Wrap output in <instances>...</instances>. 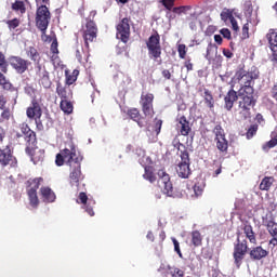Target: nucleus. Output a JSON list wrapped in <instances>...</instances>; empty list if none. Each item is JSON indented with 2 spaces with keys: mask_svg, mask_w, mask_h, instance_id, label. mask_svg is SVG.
Listing matches in <instances>:
<instances>
[{
  "mask_svg": "<svg viewBox=\"0 0 277 277\" xmlns=\"http://www.w3.org/2000/svg\"><path fill=\"white\" fill-rule=\"evenodd\" d=\"M9 64L17 75H24V72L29 70V66H31V62L21 56H10Z\"/></svg>",
  "mask_w": 277,
  "mask_h": 277,
  "instance_id": "obj_12",
  "label": "nucleus"
},
{
  "mask_svg": "<svg viewBox=\"0 0 277 277\" xmlns=\"http://www.w3.org/2000/svg\"><path fill=\"white\" fill-rule=\"evenodd\" d=\"M272 54H271V62L273 66H277V48H271Z\"/></svg>",
  "mask_w": 277,
  "mask_h": 277,
  "instance_id": "obj_52",
  "label": "nucleus"
},
{
  "mask_svg": "<svg viewBox=\"0 0 277 277\" xmlns=\"http://www.w3.org/2000/svg\"><path fill=\"white\" fill-rule=\"evenodd\" d=\"M0 116L2 120H10L12 113L10 111V108H4L2 109V113Z\"/></svg>",
  "mask_w": 277,
  "mask_h": 277,
  "instance_id": "obj_56",
  "label": "nucleus"
},
{
  "mask_svg": "<svg viewBox=\"0 0 277 277\" xmlns=\"http://www.w3.org/2000/svg\"><path fill=\"white\" fill-rule=\"evenodd\" d=\"M249 256L251 261H263L266 256H269V251L263 249L262 246H256L251 248L249 251Z\"/></svg>",
  "mask_w": 277,
  "mask_h": 277,
  "instance_id": "obj_20",
  "label": "nucleus"
},
{
  "mask_svg": "<svg viewBox=\"0 0 277 277\" xmlns=\"http://www.w3.org/2000/svg\"><path fill=\"white\" fill-rule=\"evenodd\" d=\"M36 75L37 77H39V85H42V88H44L45 90H49V88L53 85L47 68H42V65L38 64L36 66Z\"/></svg>",
  "mask_w": 277,
  "mask_h": 277,
  "instance_id": "obj_15",
  "label": "nucleus"
},
{
  "mask_svg": "<svg viewBox=\"0 0 277 277\" xmlns=\"http://www.w3.org/2000/svg\"><path fill=\"white\" fill-rule=\"evenodd\" d=\"M24 92L25 94H27V96H30V98H36V93L38 92V90H36V88H34V85L31 84H26L24 87Z\"/></svg>",
  "mask_w": 277,
  "mask_h": 277,
  "instance_id": "obj_43",
  "label": "nucleus"
},
{
  "mask_svg": "<svg viewBox=\"0 0 277 277\" xmlns=\"http://www.w3.org/2000/svg\"><path fill=\"white\" fill-rule=\"evenodd\" d=\"M161 127H163V120L156 118L154 124V131L156 132V135L161 133Z\"/></svg>",
  "mask_w": 277,
  "mask_h": 277,
  "instance_id": "obj_51",
  "label": "nucleus"
},
{
  "mask_svg": "<svg viewBox=\"0 0 277 277\" xmlns=\"http://www.w3.org/2000/svg\"><path fill=\"white\" fill-rule=\"evenodd\" d=\"M56 93L60 96V98H62V101H68V98H70V96H72V92L68 89H66V87H63L61 83H57L56 85Z\"/></svg>",
  "mask_w": 277,
  "mask_h": 277,
  "instance_id": "obj_31",
  "label": "nucleus"
},
{
  "mask_svg": "<svg viewBox=\"0 0 277 277\" xmlns=\"http://www.w3.org/2000/svg\"><path fill=\"white\" fill-rule=\"evenodd\" d=\"M267 230H268L269 235L273 237L269 240V245L273 246L274 248H276V246H277V224L273 221H269L267 224Z\"/></svg>",
  "mask_w": 277,
  "mask_h": 277,
  "instance_id": "obj_26",
  "label": "nucleus"
},
{
  "mask_svg": "<svg viewBox=\"0 0 277 277\" xmlns=\"http://www.w3.org/2000/svg\"><path fill=\"white\" fill-rule=\"evenodd\" d=\"M0 70L2 72H8V61H5V55L0 52Z\"/></svg>",
  "mask_w": 277,
  "mask_h": 277,
  "instance_id": "obj_48",
  "label": "nucleus"
},
{
  "mask_svg": "<svg viewBox=\"0 0 277 277\" xmlns=\"http://www.w3.org/2000/svg\"><path fill=\"white\" fill-rule=\"evenodd\" d=\"M26 154L29 155L34 163H42L44 161V149L26 147Z\"/></svg>",
  "mask_w": 277,
  "mask_h": 277,
  "instance_id": "obj_21",
  "label": "nucleus"
},
{
  "mask_svg": "<svg viewBox=\"0 0 277 277\" xmlns=\"http://www.w3.org/2000/svg\"><path fill=\"white\" fill-rule=\"evenodd\" d=\"M78 205H83V209L91 216L94 217V205L96 202L90 198H88V194L85 192H80L77 200Z\"/></svg>",
  "mask_w": 277,
  "mask_h": 277,
  "instance_id": "obj_14",
  "label": "nucleus"
},
{
  "mask_svg": "<svg viewBox=\"0 0 277 277\" xmlns=\"http://www.w3.org/2000/svg\"><path fill=\"white\" fill-rule=\"evenodd\" d=\"M0 85L8 92H17V89L5 78V76L0 71Z\"/></svg>",
  "mask_w": 277,
  "mask_h": 277,
  "instance_id": "obj_32",
  "label": "nucleus"
},
{
  "mask_svg": "<svg viewBox=\"0 0 277 277\" xmlns=\"http://www.w3.org/2000/svg\"><path fill=\"white\" fill-rule=\"evenodd\" d=\"M5 105H8V98L5 95H0V109H5Z\"/></svg>",
  "mask_w": 277,
  "mask_h": 277,
  "instance_id": "obj_62",
  "label": "nucleus"
},
{
  "mask_svg": "<svg viewBox=\"0 0 277 277\" xmlns=\"http://www.w3.org/2000/svg\"><path fill=\"white\" fill-rule=\"evenodd\" d=\"M43 182L44 179L42 177L29 179L26 181V192L29 198V205L32 209H38V205H40V199H38V189Z\"/></svg>",
  "mask_w": 277,
  "mask_h": 277,
  "instance_id": "obj_5",
  "label": "nucleus"
},
{
  "mask_svg": "<svg viewBox=\"0 0 277 277\" xmlns=\"http://www.w3.org/2000/svg\"><path fill=\"white\" fill-rule=\"evenodd\" d=\"M127 116H129V118L131 120L136 122L137 126L141 129L146 127V124H148V121L146 120V117L142 116V114L140 113V109H137V108H130V109H128Z\"/></svg>",
  "mask_w": 277,
  "mask_h": 277,
  "instance_id": "obj_17",
  "label": "nucleus"
},
{
  "mask_svg": "<svg viewBox=\"0 0 277 277\" xmlns=\"http://www.w3.org/2000/svg\"><path fill=\"white\" fill-rule=\"evenodd\" d=\"M154 101L155 95L153 93L143 92L141 94L140 105L145 117L153 118V116H155V107L153 106Z\"/></svg>",
  "mask_w": 277,
  "mask_h": 277,
  "instance_id": "obj_10",
  "label": "nucleus"
},
{
  "mask_svg": "<svg viewBox=\"0 0 277 277\" xmlns=\"http://www.w3.org/2000/svg\"><path fill=\"white\" fill-rule=\"evenodd\" d=\"M157 184L166 196H169V198H176V193H174V186L170 180V174H168L164 170L158 171Z\"/></svg>",
  "mask_w": 277,
  "mask_h": 277,
  "instance_id": "obj_9",
  "label": "nucleus"
},
{
  "mask_svg": "<svg viewBox=\"0 0 277 277\" xmlns=\"http://www.w3.org/2000/svg\"><path fill=\"white\" fill-rule=\"evenodd\" d=\"M220 34H222L223 38H225L226 40H230L232 38L230 30L228 28H222L220 30Z\"/></svg>",
  "mask_w": 277,
  "mask_h": 277,
  "instance_id": "obj_59",
  "label": "nucleus"
},
{
  "mask_svg": "<svg viewBox=\"0 0 277 277\" xmlns=\"http://www.w3.org/2000/svg\"><path fill=\"white\" fill-rule=\"evenodd\" d=\"M81 161H83V156L77 154L75 143H70L68 147L61 150L55 158V164L58 168H62L64 163L69 166V185L77 187V192H83V189H85V184H81L83 183V179H85V175L81 172Z\"/></svg>",
  "mask_w": 277,
  "mask_h": 277,
  "instance_id": "obj_1",
  "label": "nucleus"
},
{
  "mask_svg": "<svg viewBox=\"0 0 277 277\" xmlns=\"http://www.w3.org/2000/svg\"><path fill=\"white\" fill-rule=\"evenodd\" d=\"M81 35L84 41L85 49H90L91 42H96L98 36V26L94 19L87 18V23L82 26Z\"/></svg>",
  "mask_w": 277,
  "mask_h": 277,
  "instance_id": "obj_6",
  "label": "nucleus"
},
{
  "mask_svg": "<svg viewBox=\"0 0 277 277\" xmlns=\"http://www.w3.org/2000/svg\"><path fill=\"white\" fill-rule=\"evenodd\" d=\"M166 10H171L174 14H183L185 12L186 6H174V2H172L171 6L164 5Z\"/></svg>",
  "mask_w": 277,
  "mask_h": 277,
  "instance_id": "obj_45",
  "label": "nucleus"
},
{
  "mask_svg": "<svg viewBox=\"0 0 277 277\" xmlns=\"http://www.w3.org/2000/svg\"><path fill=\"white\" fill-rule=\"evenodd\" d=\"M131 18L123 17L120 23L117 25V38L121 40L124 44L129 42L131 38Z\"/></svg>",
  "mask_w": 277,
  "mask_h": 277,
  "instance_id": "obj_11",
  "label": "nucleus"
},
{
  "mask_svg": "<svg viewBox=\"0 0 277 277\" xmlns=\"http://www.w3.org/2000/svg\"><path fill=\"white\" fill-rule=\"evenodd\" d=\"M234 79L241 85L239 89L238 102L239 116L241 120H248L252 117V108L256 105L254 88L252 87V81L255 78L252 72L240 68L235 72Z\"/></svg>",
  "mask_w": 277,
  "mask_h": 277,
  "instance_id": "obj_2",
  "label": "nucleus"
},
{
  "mask_svg": "<svg viewBox=\"0 0 277 277\" xmlns=\"http://www.w3.org/2000/svg\"><path fill=\"white\" fill-rule=\"evenodd\" d=\"M217 150L220 153H228V140L226 137L223 138H214Z\"/></svg>",
  "mask_w": 277,
  "mask_h": 277,
  "instance_id": "obj_34",
  "label": "nucleus"
},
{
  "mask_svg": "<svg viewBox=\"0 0 277 277\" xmlns=\"http://www.w3.org/2000/svg\"><path fill=\"white\" fill-rule=\"evenodd\" d=\"M26 55L31 60V62H35V64H40V52H38V49H36L35 47H28L26 49Z\"/></svg>",
  "mask_w": 277,
  "mask_h": 277,
  "instance_id": "obj_29",
  "label": "nucleus"
},
{
  "mask_svg": "<svg viewBox=\"0 0 277 277\" xmlns=\"http://www.w3.org/2000/svg\"><path fill=\"white\" fill-rule=\"evenodd\" d=\"M229 23H230L232 29L234 31H239V24H237V19H235V17L233 19H230Z\"/></svg>",
  "mask_w": 277,
  "mask_h": 277,
  "instance_id": "obj_63",
  "label": "nucleus"
},
{
  "mask_svg": "<svg viewBox=\"0 0 277 277\" xmlns=\"http://www.w3.org/2000/svg\"><path fill=\"white\" fill-rule=\"evenodd\" d=\"M169 269H171L170 274L172 277H184L185 276V273L183 271H181L180 268H169Z\"/></svg>",
  "mask_w": 277,
  "mask_h": 277,
  "instance_id": "obj_53",
  "label": "nucleus"
},
{
  "mask_svg": "<svg viewBox=\"0 0 277 277\" xmlns=\"http://www.w3.org/2000/svg\"><path fill=\"white\" fill-rule=\"evenodd\" d=\"M174 148H177L180 151L181 161L176 164V173L180 179H189V175L192 174V169L189 168L190 160H189V151H187V147L179 141V138H175L173 141Z\"/></svg>",
  "mask_w": 277,
  "mask_h": 277,
  "instance_id": "obj_3",
  "label": "nucleus"
},
{
  "mask_svg": "<svg viewBox=\"0 0 277 277\" xmlns=\"http://www.w3.org/2000/svg\"><path fill=\"white\" fill-rule=\"evenodd\" d=\"M177 53L181 60H185V57L187 56V45H185L184 43L179 44Z\"/></svg>",
  "mask_w": 277,
  "mask_h": 277,
  "instance_id": "obj_46",
  "label": "nucleus"
},
{
  "mask_svg": "<svg viewBox=\"0 0 277 277\" xmlns=\"http://www.w3.org/2000/svg\"><path fill=\"white\" fill-rule=\"evenodd\" d=\"M276 182V180L274 179V176H265L259 186V189L261 192H269L272 189V185H274V183Z\"/></svg>",
  "mask_w": 277,
  "mask_h": 277,
  "instance_id": "obj_30",
  "label": "nucleus"
},
{
  "mask_svg": "<svg viewBox=\"0 0 277 277\" xmlns=\"http://www.w3.org/2000/svg\"><path fill=\"white\" fill-rule=\"evenodd\" d=\"M248 250H250L248 247V239H241V236L238 234L236 242L234 243L233 252L234 264L236 265L237 269L241 267L243 260L246 259V254H248Z\"/></svg>",
  "mask_w": 277,
  "mask_h": 277,
  "instance_id": "obj_4",
  "label": "nucleus"
},
{
  "mask_svg": "<svg viewBox=\"0 0 277 277\" xmlns=\"http://www.w3.org/2000/svg\"><path fill=\"white\" fill-rule=\"evenodd\" d=\"M184 66L187 69V72L194 70V63H192V58H188L184 62Z\"/></svg>",
  "mask_w": 277,
  "mask_h": 277,
  "instance_id": "obj_60",
  "label": "nucleus"
},
{
  "mask_svg": "<svg viewBox=\"0 0 277 277\" xmlns=\"http://www.w3.org/2000/svg\"><path fill=\"white\" fill-rule=\"evenodd\" d=\"M203 98L209 109H213V107H215V100L213 98V94L211 93V91H209V89L203 90Z\"/></svg>",
  "mask_w": 277,
  "mask_h": 277,
  "instance_id": "obj_33",
  "label": "nucleus"
},
{
  "mask_svg": "<svg viewBox=\"0 0 277 277\" xmlns=\"http://www.w3.org/2000/svg\"><path fill=\"white\" fill-rule=\"evenodd\" d=\"M235 12V10H230V9H224L221 12V21H233L235 18V16L233 15Z\"/></svg>",
  "mask_w": 277,
  "mask_h": 277,
  "instance_id": "obj_41",
  "label": "nucleus"
},
{
  "mask_svg": "<svg viewBox=\"0 0 277 277\" xmlns=\"http://www.w3.org/2000/svg\"><path fill=\"white\" fill-rule=\"evenodd\" d=\"M79 77V70L74 69L71 74L66 72V83L67 85H72L75 81H77V78Z\"/></svg>",
  "mask_w": 277,
  "mask_h": 277,
  "instance_id": "obj_39",
  "label": "nucleus"
},
{
  "mask_svg": "<svg viewBox=\"0 0 277 277\" xmlns=\"http://www.w3.org/2000/svg\"><path fill=\"white\" fill-rule=\"evenodd\" d=\"M254 11V8L252 6V1L248 0L245 2V12H247V14H252V12Z\"/></svg>",
  "mask_w": 277,
  "mask_h": 277,
  "instance_id": "obj_58",
  "label": "nucleus"
},
{
  "mask_svg": "<svg viewBox=\"0 0 277 277\" xmlns=\"http://www.w3.org/2000/svg\"><path fill=\"white\" fill-rule=\"evenodd\" d=\"M212 133L215 135L214 140H221L226 137V133L224 132V129L221 124H216L212 130Z\"/></svg>",
  "mask_w": 277,
  "mask_h": 277,
  "instance_id": "obj_40",
  "label": "nucleus"
},
{
  "mask_svg": "<svg viewBox=\"0 0 277 277\" xmlns=\"http://www.w3.org/2000/svg\"><path fill=\"white\" fill-rule=\"evenodd\" d=\"M243 234L246 236V239L250 241V243L256 245V234L254 233V228L250 223H245L242 227Z\"/></svg>",
  "mask_w": 277,
  "mask_h": 277,
  "instance_id": "obj_24",
  "label": "nucleus"
},
{
  "mask_svg": "<svg viewBox=\"0 0 277 277\" xmlns=\"http://www.w3.org/2000/svg\"><path fill=\"white\" fill-rule=\"evenodd\" d=\"M277 146V127L271 133V140L262 145V150L264 153H269L271 148H276Z\"/></svg>",
  "mask_w": 277,
  "mask_h": 277,
  "instance_id": "obj_25",
  "label": "nucleus"
},
{
  "mask_svg": "<svg viewBox=\"0 0 277 277\" xmlns=\"http://www.w3.org/2000/svg\"><path fill=\"white\" fill-rule=\"evenodd\" d=\"M58 44H57V39H54L51 43V53H53V55H57V53H60V50L57 49Z\"/></svg>",
  "mask_w": 277,
  "mask_h": 277,
  "instance_id": "obj_57",
  "label": "nucleus"
},
{
  "mask_svg": "<svg viewBox=\"0 0 277 277\" xmlns=\"http://www.w3.org/2000/svg\"><path fill=\"white\" fill-rule=\"evenodd\" d=\"M189 28L194 31L198 27V16L196 14L190 15L187 17Z\"/></svg>",
  "mask_w": 277,
  "mask_h": 277,
  "instance_id": "obj_44",
  "label": "nucleus"
},
{
  "mask_svg": "<svg viewBox=\"0 0 277 277\" xmlns=\"http://www.w3.org/2000/svg\"><path fill=\"white\" fill-rule=\"evenodd\" d=\"M12 10L14 12H19V14H25L27 12V8L25 6V2L21 0H16L12 3Z\"/></svg>",
  "mask_w": 277,
  "mask_h": 277,
  "instance_id": "obj_36",
  "label": "nucleus"
},
{
  "mask_svg": "<svg viewBox=\"0 0 277 277\" xmlns=\"http://www.w3.org/2000/svg\"><path fill=\"white\" fill-rule=\"evenodd\" d=\"M237 101H239V90L237 92L234 89H230L224 96L225 109L230 111L233 107H235V103H237Z\"/></svg>",
  "mask_w": 277,
  "mask_h": 277,
  "instance_id": "obj_18",
  "label": "nucleus"
},
{
  "mask_svg": "<svg viewBox=\"0 0 277 277\" xmlns=\"http://www.w3.org/2000/svg\"><path fill=\"white\" fill-rule=\"evenodd\" d=\"M61 109H62V111H64V114L70 115L74 109L72 103L68 102V100H62L61 101Z\"/></svg>",
  "mask_w": 277,
  "mask_h": 277,
  "instance_id": "obj_37",
  "label": "nucleus"
},
{
  "mask_svg": "<svg viewBox=\"0 0 277 277\" xmlns=\"http://www.w3.org/2000/svg\"><path fill=\"white\" fill-rule=\"evenodd\" d=\"M223 55L227 57V60H230L233 57V53L229 49H223Z\"/></svg>",
  "mask_w": 277,
  "mask_h": 277,
  "instance_id": "obj_64",
  "label": "nucleus"
},
{
  "mask_svg": "<svg viewBox=\"0 0 277 277\" xmlns=\"http://www.w3.org/2000/svg\"><path fill=\"white\" fill-rule=\"evenodd\" d=\"M42 117H35V123H36V127L38 129V131H44V124L42 123Z\"/></svg>",
  "mask_w": 277,
  "mask_h": 277,
  "instance_id": "obj_55",
  "label": "nucleus"
},
{
  "mask_svg": "<svg viewBox=\"0 0 277 277\" xmlns=\"http://www.w3.org/2000/svg\"><path fill=\"white\" fill-rule=\"evenodd\" d=\"M40 195L43 202H53L57 198L55 192H53V189H51L49 186H42L40 188Z\"/></svg>",
  "mask_w": 277,
  "mask_h": 277,
  "instance_id": "obj_23",
  "label": "nucleus"
},
{
  "mask_svg": "<svg viewBox=\"0 0 277 277\" xmlns=\"http://www.w3.org/2000/svg\"><path fill=\"white\" fill-rule=\"evenodd\" d=\"M146 47L150 60H154L155 62L161 60V36H159V32L156 31L148 38Z\"/></svg>",
  "mask_w": 277,
  "mask_h": 277,
  "instance_id": "obj_8",
  "label": "nucleus"
},
{
  "mask_svg": "<svg viewBox=\"0 0 277 277\" xmlns=\"http://www.w3.org/2000/svg\"><path fill=\"white\" fill-rule=\"evenodd\" d=\"M177 129L180 131V134L183 135L184 137H187L189 133H192V126L189 124V121L187 120V117L181 116L177 119Z\"/></svg>",
  "mask_w": 277,
  "mask_h": 277,
  "instance_id": "obj_22",
  "label": "nucleus"
},
{
  "mask_svg": "<svg viewBox=\"0 0 277 277\" xmlns=\"http://www.w3.org/2000/svg\"><path fill=\"white\" fill-rule=\"evenodd\" d=\"M36 26L41 30L42 36L47 34L49 29V23H51V12L45 4L40 5L36 12Z\"/></svg>",
  "mask_w": 277,
  "mask_h": 277,
  "instance_id": "obj_7",
  "label": "nucleus"
},
{
  "mask_svg": "<svg viewBox=\"0 0 277 277\" xmlns=\"http://www.w3.org/2000/svg\"><path fill=\"white\" fill-rule=\"evenodd\" d=\"M192 243L194 248H200V246H202V235L200 234V232H192Z\"/></svg>",
  "mask_w": 277,
  "mask_h": 277,
  "instance_id": "obj_35",
  "label": "nucleus"
},
{
  "mask_svg": "<svg viewBox=\"0 0 277 277\" xmlns=\"http://www.w3.org/2000/svg\"><path fill=\"white\" fill-rule=\"evenodd\" d=\"M213 51H217V45H215V43H209L207 47V54H206V58L209 60V55H211V53H213Z\"/></svg>",
  "mask_w": 277,
  "mask_h": 277,
  "instance_id": "obj_54",
  "label": "nucleus"
},
{
  "mask_svg": "<svg viewBox=\"0 0 277 277\" xmlns=\"http://www.w3.org/2000/svg\"><path fill=\"white\" fill-rule=\"evenodd\" d=\"M19 130L22 135H24V140L28 144H36V132L29 128V124L27 122H23L19 124Z\"/></svg>",
  "mask_w": 277,
  "mask_h": 277,
  "instance_id": "obj_19",
  "label": "nucleus"
},
{
  "mask_svg": "<svg viewBox=\"0 0 277 277\" xmlns=\"http://www.w3.org/2000/svg\"><path fill=\"white\" fill-rule=\"evenodd\" d=\"M266 40L269 49L277 48V28H271L266 34Z\"/></svg>",
  "mask_w": 277,
  "mask_h": 277,
  "instance_id": "obj_27",
  "label": "nucleus"
},
{
  "mask_svg": "<svg viewBox=\"0 0 277 277\" xmlns=\"http://www.w3.org/2000/svg\"><path fill=\"white\" fill-rule=\"evenodd\" d=\"M6 25L9 27V29H16V27H18L21 25V19L18 18H13V19H9L6 21Z\"/></svg>",
  "mask_w": 277,
  "mask_h": 277,
  "instance_id": "obj_50",
  "label": "nucleus"
},
{
  "mask_svg": "<svg viewBox=\"0 0 277 277\" xmlns=\"http://www.w3.org/2000/svg\"><path fill=\"white\" fill-rule=\"evenodd\" d=\"M26 116L29 120H34L35 118H42V107L40 106V102L36 98L31 100L30 106L26 109Z\"/></svg>",
  "mask_w": 277,
  "mask_h": 277,
  "instance_id": "obj_16",
  "label": "nucleus"
},
{
  "mask_svg": "<svg viewBox=\"0 0 277 277\" xmlns=\"http://www.w3.org/2000/svg\"><path fill=\"white\" fill-rule=\"evenodd\" d=\"M258 132H259V124L253 123L247 129V132L245 133V135L247 140H252V137H254V135H256Z\"/></svg>",
  "mask_w": 277,
  "mask_h": 277,
  "instance_id": "obj_38",
  "label": "nucleus"
},
{
  "mask_svg": "<svg viewBox=\"0 0 277 277\" xmlns=\"http://www.w3.org/2000/svg\"><path fill=\"white\" fill-rule=\"evenodd\" d=\"M166 18L170 21H174L176 18V14L172 12V10H166Z\"/></svg>",
  "mask_w": 277,
  "mask_h": 277,
  "instance_id": "obj_61",
  "label": "nucleus"
},
{
  "mask_svg": "<svg viewBox=\"0 0 277 277\" xmlns=\"http://www.w3.org/2000/svg\"><path fill=\"white\" fill-rule=\"evenodd\" d=\"M16 157L12 154L10 145H6L4 148H0V164L5 168L10 166L11 168H16Z\"/></svg>",
  "mask_w": 277,
  "mask_h": 277,
  "instance_id": "obj_13",
  "label": "nucleus"
},
{
  "mask_svg": "<svg viewBox=\"0 0 277 277\" xmlns=\"http://www.w3.org/2000/svg\"><path fill=\"white\" fill-rule=\"evenodd\" d=\"M193 192L196 198L202 196V193L205 192V184L200 182L195 183V185L193 186Z\"/></svg>",
  "mask_w": 277,
  "mask_h": 277,
  "instance_id": "obj_42",
  "label": "nucleus"
},
{
  "mask_svg": "<svg viewBox=\"0 0 277 277\" xmlns=\"http://www.w3.org/2000/svg\"><path fill=\"white\" fill-rule=\"evenodd\" d=\"M144 170L145 173L143 174V179H145V181H148L149 183H155L157 181V174H155V167L145 166Z\"/></svg>",
  "mask_w": 277,
  "mask_h": 277,
  "instance_id": "obj_28",
  "label": "nucleus"
},
{
  "mask_svg": "<svg viewBox=\"0 0 277 277\" xmlns=\"http://www.w3.org/2000/svg\"><path fill=\"white\" fill-rule=\"evenodd\" d=\"M250 38V23H246L242 26L241 40H248Z\"/></svg>",
  "mask_w": 277,
  "mask_h": 277,
  "instance_id": "obj_47",
  "label": "nucleus"
},
{
  "mask_svg": "<svg viewBox=\"0 0 277 277\" xmlns=\"http://www.w3.org/2000/svg\"><path fill=\"white\" fill-rule=\"evenodd\" d=\"M171 240L174 246V252H176V254L180 256V259H183V252H181V243L174 237H172Z\"/></svg>",
  "mask_w": 277,
  "mask_h": 277,
  "instance_id": "obj_49",
  "label": "nucleus"
}]
</instances>
